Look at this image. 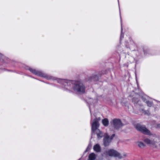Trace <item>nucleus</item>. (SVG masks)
<instances>
[{
	"mask_svg": "<svg viewBox=\"0 0 160 160\" xmlns=\"http://www.w3.org/2000/svg\"><path fill=\"white\" fill-rule=\"evenodd\" d=\"M94 150L97 152H99L101 151V148L98 144H96L93 148Z\"/></svg>",
	"mask_w": 160,
	"mask_h": 160,
	"instance_id": "obj_8",
	"label": "nucleus"
},
{
	"mask_svg": "<svg viewBox=\"0 0 160 160\" xmlns=\"http://www.w3.org/2000/svg\"><path fill=\"white\" fill-rule=\"evenodd\" d=\"M111 123L112 127L116 130L119 129L123 126L121 120L118 119H113L111 122Z\"/></svg>",
	"mask_w": 160,
	"mask_h": 160,
	"instance_id": "obj_3",
	"label": "nucleus"
},
{
	"mask_svg": "<svg viewBox=\"0 0 160 160\" xmlns=\"http://www.w3.org/2000/svg\"><path fill=\"white\" fill-rule=\"evenodd\" d=\"M102 122L104 126H107L108 125L109 122L108 119L107 118H105L103 119L102 120Z\"/></svg>",
	"mask_w": 160,
	"mask_h": 160,
	"instance_id": "obj_11",
	"label": "nucleus"
},
{
	"mask_svg": "<svg viewBox=\"0 0 160 160\" xmlns=\"http://www.w3.org/2000/svg\"><path fill=\"white\" fill-rule=\"evenodd\" d=\"M135 127L138 130L140 131L143 133L148 134H149L150 133V131L148 129L143 126L139 124H137Z\"/></svg>",
	"mask_w": 160,
	"mask_h": 160,
	"instance_id": "obj_7",
	"label": "nucleus"
},
{
	"mask_svg": "<svg viewBox=\"0 0 160 160\" xmlns=\"http://www.w3.org/2000/svg\"><path fill=\"white\" fill-rule=\"evenodd\" d=\"M30 70L33 73H35V74H37V72L35 70H32V69H30Z\"/></svg>",
	"mask_w": 160,
	"mask_h": 160,
	"instance_id": "obj_13",
	"label": "nucleus"
},
{
	"mask_svg": "<svg viewBox=\"0 0 160 160\" xmlns=\"http://www.w3.org/2000/svg\"><path fill=\"white\" fill-rule=\"evenodd\" d=\"M104 154L110 157H117L119 159L122 158L120 153L114 149L108 150L105 152Z\"/></svg>",
	"mask_w": 160,
	"mask_h": 160,
	"instance_id": "obj_2",
	"label": "nucleus"
},
{
	"mask_svg": "<svg viewBox=\"0 0 160 160\" xmlns=\"http://www.w3.org/2000/svg\"><path fill=\"white\" fill-rule=\"evenodd\" d=\"M96 158V155L93 153H92L90 154L89 156V160H94Z\"/></svg>",
	"mask_w": 160,
	"mask_h": 160,
	"instance_id": "obj_10",
	"label": "nucleus"
},
{
	"mask_svg": "<svg viewBox=\"0 0 160 160\" xmlns=\"http://www.w3.org/2000/svg\"><path fill=\"white\" fill-rule=\"evenodd\" d=\"M144 142L147 144L150 145L153 148H158V143L154 140H151L147 138L144 139Z\"/></svg>",
	"mask_w": 160,
	"mask_h": 160,
	"instance_id": "obj_5",
	"label": "nucleus"
},
{
	"mask_svg": "<svg viewBox=\"0 0 160 160\" xmlns=\"http://www.w3.org/2000/svg\"><path fill=\"white\" fill-rule=\"evenodd\" d=\"M115 134H113L111 137L109 136L107 133H106L104 135L103 139V143L105 146H108L111 142L113 138L114 137Z\"/></svg>",
	"mask_w": 160,
	"mask_h": 160,
	"instance_id": "obj_6",
	"label": "nucleus"
},
{
	"mask_svg": "<svg viewBox=\"0 0 160 160\" xmlns=\"http://www.w3.org/2000/svg\"><path fill=\"white\" fill-rule=\"evenodd\" d=\"M100 119V118L94 119L92 121V132L96 134L97 138L99 139L102 138L103 136L102 132L98 129L99 126L98 122Z\"/></svg>",
	"mask_w": 160,
	"mask_h": 160,
	"instance_id": "obj_1",
	"label": "nucleus"
},
{
	"mask_svg": "<svg viewBox=\"0 0 160 160\" xmlns=\"http://www.w3.org/2000/svg\"><path fill=\"white\" fill-rule=\"evenodd\" d=\"M74 89L80 93H82L85 92L84 86L82 83L79 82L76 83L74 87Z\"/></svg>",
	"mask_w": 160,
	"mask_h": 160,
	"instance_id": "obj_4",
	"label": "nucleus"
},
{
	"mask_svg": "<svg viewBox=\"0 0 160 160\" xmlns=\"http://www.w3.org/2000/svg\"><path fill=\"white\" fill-rule=\"evenodd\" d=\"M121 156L122 157V158L124 157H125L127 156V154L125 153H123L122 154V155L121 154Z\"/></svg>",
	"mask_w": 160,
	"mask_h": 160,
	"instance_id": "obj_14",
	"label": "nucleus"
},
{
	"mask_svg": "<svg viewBox=\"0 0 160 160\" xmlns=\"http://www.w3.org/2000/svg\"><path fill=\"white\" fill-rule=\"evenodd\" d=\"M147 104L149 107H151L152 105V103L149 101H147Z\"/></svg>",
	"mask_w": 160,
	"mask_h": 160,
	"instance_id": "obj_12",
	"label": "nucleus"
},
{
	"mask_svg": "<svg viewBox=\"0 0 160 160\" xmlns=\"http://www.w3.org/2000/svg\"><path fill=\"white\" fill-rule=\"evenodd\" d=\"M137 146L140 148H142L146 146L142 142H136Z\"/></svg>",
	"mask_w": 160,
	"mask_h": 160,
	"instance_id": "obj_9",
	"label": "nucleus"
}]
</instances>
